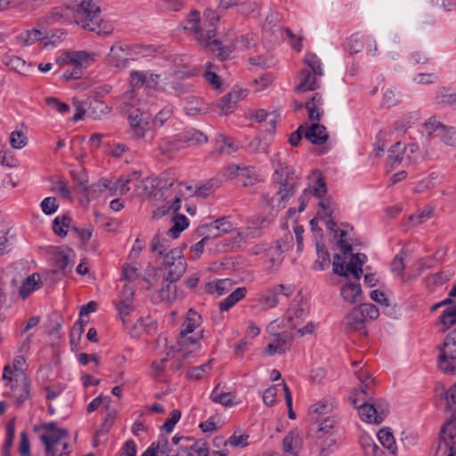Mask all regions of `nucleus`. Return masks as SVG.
Listing matches in <instances>:
<instances>
[{
	"label": "nucleus",
	"instance_id": "obj_58",
	"mask_svg": "<svg viewBox=\"0 0 456 456\" xmlns=\"http://www.w3.org/2000/svg\"><path fill=\"white\" fill-rule=\"evenodd\" d=\"M445 125L442 124L438 121L435 117L429 118L424 123V128L429 136L435 135L437 136L442 128L444 127Z\"/></svg>",
	"mask_w": 456,
	"mask_h": 456
},
{
	"label": "nucleus",
	"instance_id": "obj_24",
	"mask_svg": "<svg viewBox=\"0 0 456 456\" xmlns=\"http://www.w3.org/2000/svg\"><path fill=\"white\" fill-rule=\"evenodd\" d=\"M201 316L193 309H190L182 324L180 336L182 338H185L188 334L193 332L195 329L201 324Z\"/></svg>",
	"mask_w": 456,
	"mask_h": 456
},
{
	"label": "nucleus",
	"instance_id": "obj_54",
	"mask_svg": "<svg viewBox=\"0 0 456 456\" xmlns=\"http://www.w3.org/2000/svg\"><path fill=\"white\" fill-rule=\"evenodd\" d=\"M212 362L213 360L211 359L200 366L191 368L187 372L188 378L195 380L201 379L204 373L208 372L212 369Z\"/></svg>",
	"mask_w": 456,
	"mask_h": 456
},
{
	"label": "nucleus",
	"instance_id": "obj_6",
	"mask_svg": "<svg viewBox=\"0 0 456 456\" xmlns=\"http://www.w3.org/2000/svg\"><path fill=\"white\" fill-rule=\"evenodd\" d=\"M438 367L446 374H456V329L444 338L439 348Z\"/></svg>",
	"mask_w": 456,
	"mask_h": 456
},
{
	"label": "nucleus",
	"instance_id": "obj_46",
	"mask_svg": "<svg viewBox=\"0 0 456 456\" xmlns=\"http://www.w3.org/2000/svg\"><path fill=\"white\" fill-rule=\"evenodd\" d=\"M121 110L128 112L136 103V92L130 88L119 97Z\"/></svg>",
	"mask_w": 456,
	"mask_h": 456
},
{
	"label": "nucleus",
	"instance_id": "obj_19",
	"mask_svg": "<svg viewBox=\"0 0 456 456\" xmlns=\"http://www.w3.org/2000/svg\"><path fill=\"white\" fill-rule=\"evenodd\" d=\"M305 125V138L313 144L322 145L329 138L326 127L319 123H314L310 126Z\"/></svg>",
	"mask_w": 456,
	"mask_h": 456
},
{
	"label": "nucleus",
	"instance_id": "obj_30",
	"mask_svg": "<svg viewBox=\"0 0 456 456\" xmlns=\"http://www.w3.org/2000/svg\"><path fill=\"white\" fill-rule=\"evenodd\" d=\"M175 282L162 281V287L159 290V298L161 301L172 303L183 297V293H178Z\"/></svg>",
	"mask_w": 456,
	"mask_h": 456
},
{
	"label": "nucleus",
	"instance_id": "obj_34",
	"mask_svg": "<svg viewBox=\"0 0 456 456\" xmlns=\"http://www.w3.org/2000/svg\"><path fill=\"white\" fill-rule=\"evenodd\" d=\"M41 277L38 273H33L29 275L21 284L20 288V295L25 299L27 297L30 295L33 291L38 289L40 288Z\"/></svg>",
	"mask_w": 456,
	"mask_h": 456
},
{
	"label": "nucleus",
	"instance_id": "obj_10",
	"mask_svg": "<svg viewBox=\"0 0 456 456\" xmlns=\"http://www.w3.org/2000/svg\"><path fill=\"white\" fill-rule=\"evenodd\" d=\"M130 132L134 138L141 139L150 129V115L136 110L128 116Z\"/></svg>",
	"mask_w": 456,
	"mask_h": 456
},
{
	"label": "nucleus",
	"instance_id": "obj_21",
	"mask_svg": "<svg viewBox=\"0 0 456 456\" xmlns=\"http://www.w3.org/2000/svg\"><path fill=\"white\" fill-rule=\"evenodd\" d=\"M47 37L45 36V31L37 28H31L20 33L16 37L15 40L16 43L21 46H30L35 43L42 42Z\"/></svg>",
	"mask_w": 456,
	"mask_h": 456
},
{
	"label": "nucleus",
	"instance_id": "obj_33",
	"mask_svg": "<svg viewBox=\"0 0 456 456\" xmlns=\"http://www.w3.org/2000/svg\"><path fill=\"white\" fill-rule=\"evenodd\" d=\"M247 289L245 287L237 288L234 291H232L228 297H226L224 300H222L218 306L219 310L222 312L228 311L234 305H236L239 301L243 299L246 297Z\"/></svg>",
	"mask_w": 456,
	"mask_h": 456
},
{
	"label": "nucleus",
	"instance_id": "obj_42",
	"mask_svg": "<svg viewBox=\"0 0 456 456\" xmlns=\"http://www.w3.org/2000/svg\"><path fill=\"white\" fill-rule=\"evenodd\" d=\"M70 222L71 218L67 215L55 217L53 221V232L61 238L66 237L67 229L71 227Z\"/></svg>",
	"mask_w": 456,
	"mask_h": 456
},
{
	"label": "nucleus",
	"instance_id": "obj_32",
	"mask_svg": "<svg viewBox=\"0 0 456 456\" xmlns=\"http://www.w3.org/2000/svg\"><path fill=\"white\" fill-rule=\"evenodd\" d=\"M322 105V95L318 93L314 94L309 101H307L305 104L307 112L308 118L312 121H319L322 111L320 109V106Z\"/></svg>",
	"mask_w": 456,
	"mask_h": 456
},
{
	"label": "nucleus",
	"instance_id": "obj_23",
	"mask_svg": "<svg viewBox=\"0 0 456 456\" xmlns=\"http://www.w3.org/2000/svg\"><path fill=\"white\" fill-rule=\"evenodd\" d=\"M242 96L243 91L233 90L223 96L216 104L224 114H228L233 111L237 102L240 101Z\"/></svg>",
	"mask_w": 456,
	"mask_h": 456
},
{
	"label": "nucleus",
	"instance_id": "obj_12",
	"mask_svg": "<svg viewBox=\"0 0 456 456\" xmlns=\"http://www.w3.org/2000/svg\"><path fill=\"white\" fill-rule=\"evenodd\" d=\"M94 61V54H90L86 51L65 52L56 59V62L59 64H73L82 69Z\"/></svg>",
	"mask_w": 456,
	"mask_h": 456
},
{
	"label": "nucleus",
	"instance_id": "obj_38",
	"mask_svg": "<svg viewBox=\"0 0 456 456\" xmlns=\"http://www.w3.org/2000/svg\"><path fill=\"white\" fill-rule=\"evenodd\" d=\"M181 142L179 139L171 140L169 138H163L158 146V151L162 156L171 158L172 153L181 149Z\"/></svg>",
	"mask_w": 456,
	"mask_h": 456
},
{
	"label": "nucleus",
	"instance_id": "obj_7",
	"mask_svg": "<svg viewBox=\"0 0 456 456\" xmlns=\"http://www.w3.org/2000/svg\"><path fill=\"white\" fill-rule=\"evenodd\" d=\"M46 434L40 436V440L45 446L46 452L53 455L58 456L60 452L54 449L55 444H59L61 440L69 436V431L66 428H58L55 422H48L42 425Z\"/></svg>",
	"mask_w": 456,
	"mask_h": 456
},
{
	"label": "nucleus",
	"instance_id": "obj_2",
	"mask_svg": "<svg viewBox=\"0 0 456 456\" xmlns=\"http://www.w3.org/2000/svg\"><path fill=\"white\" fill-rule=\"evenodd\" d=\"M66 9L73 12L75 22L98 35L110 34V25L100 19L101 9L92 0H62Z\"/></svg>",
	"mask_w": 456,
	"mask_h": 456
},
{
	"label": "nucleus",
	"instance_id": "obj_20",
	"mask_svg": "<svg viewBox=\"0 0 456 456\" xmlns=\"http://www.w3.org/2000/svg\"><path fill=\"white\" fill-rule=\"evenodd\" d=\"M16 376L17 378L14 380V384L11 385L12 396L16 400L18 404H21L28 397L29 384L24 373L21 372L20 375Z\"/></svg>",
	"mask_w": 456,
	"mask_h": 456
},
{
	"label": "nucleus",
	"instance_id": "obj_36",
	"mask_svg": "<svg viewBox=\"0 0 456 456\" xmlns=\"http://www.w3.org/2000/svg\"><path fill=\"white\" fill-rule=\"evenodd\" d=\"M181 144L185 143L187 146L195 145L198 143L207 142L208 137L202 132L191 128L183 133L179 138Z\"/></svg>",
	"mask_w": 456,
	"mask_h": 456
},
{
	"label": "nucleus",
	"instance_id": "obj_43",
	"mask_svg": "<svg viewBox=\"0 0 456 456\" xmlns=\"http://www.w3.org/2000/svg\"><path fill=\"white\" fill-rule=\"evenodd\" d=\"M439 324L445 329L456 324V304L452 301L445 309L439 318Z\"/></svg>",
	"mask_w": 456,
	"mask_h": 456
},
{
	"label": "nucleus",
	"instance_id": "obj_4",
	"mask_svg": "<svg viewBox=\"0 0 456 456\" xmlns=\"http://www.w3.org/2000/svg\"><path fill=\"white\" fill-rule=\"evenodd\" d=\"M159 269L163 272L164 281L176 282L186 272L187 262L181 250L173 248L165 255Z\"/></svg>",
	"mask_w": 456,
	"mask_h": 456
},
{
	"label": "nucleus",
	"instance_id": "obj_27",
	"mask_svg": "<svg viewBox=\"0 0 456 456\" xmlns=\"http://www.w3.org/2000/svg\"><path fill=\"white\" fill-rule=\"evenodd\" d=\"M306 316L305 310L299 305H291L287 314V322L290 329H297Z\"/></svg>",
	"mask_w": 456,
	"mask_h": 456
},
{
	"label": "nucleus",
	"instance_id": "obj_16",
	"mask_svg": "<svg viewBox=\"0 0 456 456\" xmlns=\"http://www.w3.org/2000/svg\"><path fill=\"white\" fill-rule=\"evenodd\" d=\"M128 46L126 45L114 44L110 47V61L119 69H126L131 59L127 57Z\"/></svg>",
	"mask_w": 456,
	"mask_h": 456
},
{
	"label": "nucleus",
	"instance_id": "obj_29",
	"mask_svg": "<svg viewBox=\"0 0 456 456\" xmlns=\"http://www.w3.org/2000/svg\"><path fill=\"white\" fill-rule=\"evenodd\" d=\"M151 251L154 254L163 256L168 253L170 249V242L162 233L157 232L151 241Z\"/></svg>",
	"mask_w": 456,
	"mask_h": 456
},
{
	"label": "nucleus",
	"instance_id": "obj_11",
	"mask_svg": "<svg viewBox=\"0 0 456 456\" xmlns=\"http://www.w3.org/2000/svg\"><path fill=\"white\" fill-rule=\"evenodd\" d=\"M294 292L292 286L279 284L261 295L260 301L268 308H273L279 304V296L289 297Z\"/></svg>",
	"mask_w": 456,
	"mask_h": 456
},
{
	"label": "nucleus",
	"instance_id": "obj_44",
	"mask_svg": "<svg viewBox=\"0 0 456 456\" xmlns=\"http://www.w3.org/2000/svg\"><path fill=\"white\" fill-rule=\"evenodd\" d=\"M436 137L445 145L456 148V129L453 126H444Z\"/></svg>",
	"mask_w": 456,
	"mask_h": 456
},
{
	"label": "nucleus",
	"instance_id": "obj_35",
	"mask_svg": "<svg viewBox=\"0 0 456 456\" xmlns=\"http://www.w3.org/2000/svg\"><path fill=\"white\" fill-rule=\"evenodd\" d=\"M332 409V403L328 400H322L310 407L309 416L313 421L318 422L322 415L330 413Z\"/></svg>",
	"mask_w": 456,
	"mask_h": 456
},
{
	"label": "nucleus",
	"instance_id": "obj_56",
	"mask_svg": "<svg viewBox=\"0 0 456 456\" xmlns=\"http://www.w3.org/2000/svg\"><path fill=\"white\" fill-rule=\"evenodd\" d=\"M447 408L452 412L451 418L456 423V383L446 392Z\"/></svg>",
	"mask_w": 456,
	"mask_h": 456
},
{
	"label": "nucleus",
	"instance_id": "obj_61",
	"mask_svg": "<svg viewBox=\"0 0 456 456\" xmlns=\"http://www.w3.org/2000/svg\"><path fill=\"white\" fill-rule=\"evenodd\" d=\"M281 254L280 251H275L274 250V248H271L269 249V259H268V263H269V265H268V270L269 272L271 273H273L275 272L281 261H282V256H281Z\"/></svg>",
	"mask_w": 456,
	"mask_h": 456
},
{
	"label": "nucleus",
	"instance_id": "obj_17",
	"mask_svg": "<svg viewBox=\"0 0 456 456\" xmlns=\"http://www.w3.org/2000/svg\"><path fill=\"white\" fill-rule=\"evenodd\" d=\"M52 256L54 265L57 269L69 273L72 269V263L70 261V256L74 254V251L69 248H53Z\"/></svg>",
	"mask_w": 456,
	"mask_h": 456
},
{
	"label": "nucleus",
	"instance_id": "obj_28",
	"mask_svg": "<svg viewBox=\"0 0 456 456\" xmlns=\"http://www.w3.org/2000/svg\"><path fill=\"white\" fill-rule=\"evenodd\" d=\"M406 153V145L397 142L388 150L387 163L394 168L403 161Z\"/></svg>",
	"mask_w": 456,
	"mask_h": 456
},
{
	"label": "nucleus",
	"instance_id": "obj_64",
	"mask_svg": "<svg viewBox=\"0 0 456 456\" xmlns=\"http://www.w3.org/2000/svg\"><path fill=\"white\" fill-rule=\"evenodd\" d=\"M360 310L363 314L364 319L376 320L379 316V311L373 304H361Z\"/></svg>",
	"mask_w": 456,
	"mask_h": 456
},
{
	"label": "nucleus",
	"instance_id": "obj_52",
	"mask_svg": "<svg viewBox=\"0 0 456 456\" xmlns=\"http://www.w3.org/2000/svg\"><path fill=\"white\" fill-rule=\"evenodd\" d=\"M198 232L200 233V235L208 238V240L211 238H216L222 235L217 224H216V221L199 227Z\"/></svg>",
	"mask_w": 456,
	"mask_h": 456
},
{
	"label": "nucleus",
	"instance_id": "obj_37",
	"mask_svg": "<svg viewBox=\"0 0 456 456\" xmlns=\"http://www.w3.org/2000/svg\"><path fill=\"white\" fill-rule=\"evenodd\" d=\"M366 258L365 255L354 254L352 256L350 262L346 265V273H352L355 279L359 280L362 274V265Z\"/></svg>",
	"mask_w": 456,
	"mask_h": 456
},
{
	"label": "nucleus",
	"instance_id": "obj_63",
	"mask_svg": "<svg viewBox=\"0 0 456 456\" xmlns=\"http://www.w3.org/2000/svg\"><path fill=\"white\" fill-rule=\"evenodd\" d=\"M293 235L290 232H287L282 238L276 241L274 250L280 251L281 253L289 250L293 244Z\"/></svg>",
	"mask_w": 456,
	"mask_h": 456
},
{
	"label": "nucleus",
	"instance_id": "obj_26",
	"mask_svg": "<svg viewBox=\"0 0 456 456\" xmlns=\"http://www.w3.org/2000/svg\"><path fill=\"white\" fill-rule=\"evenodd\" d=\"M86 183L87 180H82L80 182L81 193L85 194L86 199H88L89 195L96 197L98 193L104 191L107 187H109L110 181L107 178H102L90 186H87ZM88 200H87V201Z\"/></svg>",
	"mask_w": 456,
	"mask_h": 456
},
{
	"label": "nucleus",
	"instance_id": "obj_5",
	"mask_svg": "<svg viewBox=\"0 0 456 456\" xmlns=\"http://www.w3.org/2000/svg\"><path fill=\"white\" fill-rule=\"evenodd\" d=\"M352 404L358 408L361 419L367 423H381L389 411L387 403H377L373 399L364 401L363 398L358 399L355 395L352 399Z\"/></svg>",
	"mask_w": 456,
	"mask_h": 456
},
{
	"label": "nucleus",
	"instance_id": "obj_62",
	"mask_svg": "<svg viewBox=\"0 0 456 456\" xmlns=\"http://www.w3.org/2000/svg\"><path fill=\"white\" fill-rule=\"evenodd\" d=\"M10 143L13 149L20 150L26 146L27 138L23 133L14 131L10 134Z\"/></svg>",
	"mask_w": 456,
	"mask_h": 456
},
{
	"label": "nucleus",
	"instance_id": "obj_40",
	"mask_svg": "<svg viewBox=\"0 0 456 456\" xmlns=\"http://www.w3.org/2000/svg\"><path fill=\"white\" fill-rule=\"evenodd\" d=\"M378 438L381 444L387 448L392 454L395 455L397 451V446L395 442V438L393 433L389 428H383L379 431Z\"/></svg>",
	"mask_w": 456,
	"mask_h": 456
},
{
	"label": "nucleus",
	"instance_id": "obj_51",
	"mask_svg": "<svg viewBox=\"0 0 456 456\" xmlns=\"http://www.w3.org/2000/svg\"><path fill=\"white\" fill-rule=\"evenodd\" d=\"M200 12L196 10H193L188 16V19L186 20L187 24L184 27V28L190 29L195 34L199 35L198 37L200 36V34L205 35L203 32H200Z\"/></svg>",
	"mask_w": 456,
	"mask_h": 456
},
{
	"label": "nucleus",
	"instance_id": "obj_9",
	"mask_svg": "<svg viewBox=\"0 0 456 456\" xmlns=\"http://www.w3.org/2000/svg\"><path fill=\"white\" fill-rule=\"evenodd\" d=\"M216 31L215 29H208L207 35L200 34V36L197 38L198 41L204 45L206 47H216L211 48V50L215 53L217 52L216 56L220 61H224L228 59L232 52L237 49V45L232 43L229 45H223V44L215 38Z\"/></svg>",
	"mask_w": 456,
	"mask_h": 456
},
{
	"label": "nucleus",
	"instance_id": "obj_3",
	"mask_svg": "<svg viewBox=\"0 0 456 456\" xmlns=\"http://www.w3.org/2000/svg\"><path fill=\"white\" fill-rule=\"evenodd\" d=\"M307 68L303 69L297 75V85L295 88L297 93L314 91L318 88L317 77L323 75L320 59L314 53H307L304 58Z\"/></svg>",
	"mask_w": 456,
	"mask_h": 456
},
{
	"label": "nucleus",
	"instance_id": "obj_18",
	"mask_svg": "<svg viewBox=\"0 0 456 456\" xmlns=\"http://www.w3.org/2000/svg\"><path fill=\"white\" fill-rule=\"evenodd\" d=\"M358 379L361 381V387L359 389H354L351 393L349 396L350 402L352 403L354 395L358 399L363 398L364 401H372V388L374 387L373 379L363 372L358 374Z\"/></svg>",
	"mask_w": 456,
	"mask_h": 456
},
{
	"label": "nucleus",
	"instance_id": "obj_48",
	"mask_svg": "<svg viewBox=\"0 0 456 456\" xmlns=\"http://www.w3.org/2000/svg\"><path fill=\"white\" fill-rule=\"evenodd\" d=\"M220 385H217L211 393L210 398L214 403H220L223 406L228 407L232 404L234 395L232 393L218 392Z\"/></svg>",
	"mask_w": 456,
	"mask_h": 456
},
{
	"label": "nucleus",
	"instance_id": "obj_25",
	"mask_svg": "<svg viewBox=\"0 0 456 456\" xmlns=\"http://www.w3.org/2000/svg\"><path fill=\"white\" fill-rule=\"evenodd\" d=\"M340 294L345 301L356 304L362 299V289L360 284L348 282L342 286Z\"/></svg>",
	"mask_w": 456,
	"mask_h": 456
},
{
	"label": "nucleus",
	"instance_id": "obj_45",
	"mask_svg": "<svg viewBox=\"0 0 456 456\" xmlns=\"http://www.w3.org/2000/svg\"><path fill=\"white\" fill-rule=\"evenodd\" d=\"M316 248L318 259L314 263V269L315 271H322L330 265V254L323 245L317 243Z\"/></svg>",
	"mask_w": 456,
	"mask_h": 456
},
{
	"label": "nucleus",
	"instance_id": "obj_15",
	"mask_svg": "<svg viewBox=\"0 0 456 456\" xmlns=\"http://www.w3.org/2000/svg\"><path fill=\"white\" fill-rule=\"evenodd\" d=\"M171 61L173 76L178 79L191 77L198 73V69L189 64L185 55H174Z\"/></svg>",
	"mask_w": 456,
	"mask_h": 456
},
{
	"label": "nucleus",
	"instance_id": "obj_22",
	"mask_svg": "<svg viewBox=\"0 0 456 456\" xmlns=\"http://www.w3.org/2000/svg\"><path fill=\"white\" fill-rule=\"evenodd\" d=\"M301 447L302 439L295 430L289 431L282 440V450L285 453L297 456Z\"/></svg>",
	"mask_w": 456,
	"mask_h": 456
},
{
	"label": "nucleus",
	"instance_id": "obj_47",
	"mask_svg": "<svg viewBox=\"0 0 456 456\" xmlns=\"http://www.w3.org/2000/svg\"><path fill=\"white\" fill-rule=\"evenodd\" d=\"M155 448L161 454V456H179L180 447L177 450H172L169 447V443L167 437L161 436L155 443Z\"/></svg>",
	"mask_w": 456,
	"mask_h": 456
},
{
	"label": "nucleus",
	"instance_id": "obj_14",
	"mask_svg": "<svg viewBox=\"0 0 456 456\" xmlns=\"http://www.w3.org/2000/svg\"><path fill=\"white\" fill-rule=\"evenodd\" d=\"M365 319L358 307H354L343 319V325L347 332H360L366 335Z\"/></svg>",
	"mask_w": 456,
	"mask_h": 456
},
{
	"label": "nucleus",
	"instance_id": "obj_53",
	"mask_svg": "<svg viewBox=\"0 0 456 456\" xmlns=\"http://www.w3.org/2000/svg\"><path fill=\"white\" fill-rule=\"evenodd\" d=\"M248 149L251 153L254 154H267L269 144L265 142H263L260 137H256L249 142Z\"/></svg>",
	"mask_w": 456,
	"mask_h": 456
},
{
	"label": "nucleus",
	"instance_id": "obj_57",
	"mask_svg": "<svg viewBox=\"0 0 456 456\" xmlns=\"http://www.w3.org/2000/svg\"><path fill=\"white\" fill-rule=\"evenodd\" d=\"M233 44L237 45L236 48L239 50H248L256 45V37L254 34H247Z\"/></svg>",
	"mask_w": 456,
	"mask_h": 456
},
{
	"label": "nucleus",
	"instance_id": "obj_13",
	"mask_svg": "<svg viewBox=\"0 0 456 456\" xmlns=\"http://www.w3.org/2000/svg\"><path fill=\"white\" fill-rule=\"evenodd\" d=\"M293 337L287 333H277L273 335V339L269 343L265 350L268 355L281 354L290 350Z\"/></svg>",
	"mask_w": 456,
	"mask_h": 456
},
{
	"label": "nucleus",
	"instance_id": "obj_1",
	"mask_svg": "<svg viewBox=\"0 0 456 456\" xmlns=\"http://www.w3.org/2000/svg\"><path fill=\"white\" fill-rule=\"evenodd\" d=\"M274 171L276 175V184L278 190L275 195L267 203L272 208L278 210L285 208L288 200L295 194L297 187L298 176L296 175L295 170L288 165L286 161H282L280 153H277L273 158Z\"/></svg>",
	"mask_w": 456,
	"mask_h": 456
},
{
	"label": "nucleus",
	"instance_id": "obj_31",
	"mask_svg": "<svg viewBox=\"0 0 456 456\" xmlns=\"http://www.w3.org/2000/svg\"><path fill=\"white\" fill-rule=\"evenodd\" d=\"M180 450L187 452L188 456H208V448L203 440H193L189 444H180Z\"/></svg>",
	"mask_w": 456,
	"mask_h": 456
},
{
	"label": "nucleus",
	"instance_id": "obj_50",
	"mask_svg": "<svg viewBox=\"0 0 456 456\" xmlns=\"http://www.w3.org/2000/svg\"><path fill=\"white\" fill-rule=\"evenodd\" d=\"M335 425V419L332 417L320 418L318 422L314 421L311 425V431L319 433L329 432Z\"/></svg>",
	"mask_w": 456,
	"mask_h": 456
},
{
	"label": "nucleus",
	"instance_id": "obj_8",
	"mask_svg": "<svg viewBox=\"0 0 456 456\" xmlns=\"http://www.w3.org/2000/svg\"><path fill=\"white\" fill-rule=\"evenodd\" d=\"M455 436L456 424L453 419H449L441 428L436 455L437 456L440 451H444L443 453H447L446 456H456Z\"/></svg>",
	"mask_w": 456,
	"mask_h": 456
},
{
	"label": "nucleus",
	"instance_id": "obj_39",
	"mask_svg": "<svg viewBox=\"0 0 456 456\" xmlns=\"http://www.w3.org/2000/svg\"><path fill=\"white\" fill-rule=\"evenodd\" d=\"M173 221L174 224L169 228L167 234L173 239H176L179 237L180 233L188 227L189 222L184 215H175Z\"/></svg>",
	"mask_w": 456,
	"mask_h": 456
},
{
	"label": "nucleus",
	"instance_id": "obj_60",
	"mask_svg": "<svg viewBox=\"0 0 456 456\" xmlns=\"http://www.w3.org/2000/svg\"><path fill=\"white\" fill-rule=\"evenodd\" d=\"M212 68L213 64L211 62L206 63V71L204 73V77L209 85H211L215 88H219L221 86V78L216 73L211 70Z\"/></svg>",
	"mask_w": 456,
	"mask_h": 456
},
{
	"label": "nucleus",
	"instance_id": "obj_41",
	"mask_svg": "<svg viewBox=\"0 0 456 456\" xmlns=\"http://www.w3.org/2000/svg\"><path fill=\"white\" fill-rule=\"evenodd\" d=\"M361 444L363 456H385L384 451L370 437H362Z\"/></svg>",
	"mask_w": 456,
	"mask_h": 456
},
{
	"label": "nucleus",
	"instance_id": "obj_59",
	"mask_svg": "<svg viewBox=\"0 0 456 456\" xmlns=\"http://www.w3.org/2000/svg\"><path fill=\"white\" fill-rule=\"evenodd\" d=\"M184 110L188 116H195L202 111V102L200 100L191 98L187 100L184 105Z\"/></svg>",
	"mask_w": 456,
	"mask_h": 456
},
{
	"label": "nucleus",
	"instance_id": "obj_55",
	"mask_svg": "<svg viewBox=\"0 0 456 456\" xmlns=\"http://www.w3.org/2000/svg\"><path fill=\"white\" fill-rule=\"evenodd\" d=\"M180 203H181V197L180 196H175L172 204L168 205L167 207V206H163L161 208H159L157 210H155L153 212L152 217L153 218L161 217V216L167 215L171 210L173 212L178 211L180 209V208H181Z\"/></svg>",
	"mask_w": 456,
	"mask_h": 456
},
{
	"label": "nucleus",
	"instance_id": "obj_49",
	"mask_svg": "<svg viewBox=\"0 0 456 456\" xmlns=\"http://www.w3.org/2000/svg\"><path fill=\"white\" fill-rule=\"evenodd\" d=\"M216 142L220 144L219 151L224 154H232L238 150V145H236L233 141L225 136L224 134H218L216 136Z\"/></svg>",
	"mask_w": 456,
	"mask_h": 456
}]
</instances>
